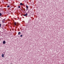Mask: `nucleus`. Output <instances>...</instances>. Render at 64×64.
I'll use <instances>...</instances> for the list:
<instances>
[{"mask_svg": "<svg viewBox=\"0 0 64 64\" xmlns=\"http://www.w3.org/2000/svg\"><path fill=\"white\" fill-rule=\"evenodd\" d=\"M22 36H23V35H21L20 36V37H22Z\"/></svg>", "mask_w": 64, "mask_h": 64, "instance_id": "9d476101", "label": "nucleus"}, {"mask_svg": "<svg viewBox=\"0 0 64 64\" xmlns=\"http://www.w3.org/2000/svg\"><path fill=\"white\" fill-rule=\"evenodd\" d=\"M2 57H4V54H2Z\"/></svg>", "mask_w": 64, "mask_h": 64, "instance_id": "423d86ee", "label": "nucleus"}, {"mask_svg": "<svg viewBox=\"0 0 64 64\" xmlns=\"http://www.w3.org/2000/svg\"><path fill=\"white\" fill-rule=\"evenodd\" d=\"M27 15H28L27 13H26V14L24 15V16H27Z\"/></svg>", "mask_w": 64, "mask_h": 64, "instance_id": "f257e3e1", "label": "nucleus"}, {"mask_svg": "<svg viewBox=\"0 0 64 64\" xmlns=\"http://www.w3.org/2000/svg\"><path fill=\"white\" fill-rule=\"evenodd\" d=\"M0 16H2V14L1 13H0Z\"/></svg>", "mask_w": 64, "mask_h": 64, "instance_id": "1a4fd4ad", "label": "nucleus"}, {"mask_svg": "<svg viewBox=\"0 0 64 64\" xmlns=\"http://www.w3.org/2000/svg\"><path fill=\"white\" fill-rule=\"evenodd\" d=\"M2 22H3V21H2Z\"/></svg>", "mask_w": 64, "mask_h": 64, "instance_id": "2eb2a0df", "label": "nucleus"}, {"mask_svg": "<svg viewBox=\"0 0 64 64\" xmlns=\"http://www.w3.org/2000/svg\"><path fill=\"white\" fill-rule=\"evenodd\" d=\"M20 9H21V10H22V9H21V8H20Z\"/></svg>", "mask_w": 64, "mask_h": 64, "instance_id": "ddd939ff", "label": "nucleus"}, {"mask_svg": "<svg viewBox=\"0 0 64 64\" xmlns=\"http://www.w3.org/2000/svg\"><path fill=\"white\" fill-rule=\"evenodd\" d=\"M29 10H28V13H29Z\"/></svg>", "mask_w": 64, "mask_h": 64, "instance_id": "4468645a", "label": "nucleus"}, {"mask_svg": "<svg viewBox=\"0 0 64 64\" xmlns=\"http://www.w3.org/2000/svg\"><path fill=\"white\" fill-rule=\"evenodd\" d=\"M9 7H10V6H7V8H9Z\"/></svg>", "mask_w": 64, "mask_h": 64, "instance_id": "0eeeda50", "label": "nucleus"}, {"mask_svg": "<svg viewBox=\"0 0 64 64\" xmlns=\"http://www.w3.org/2000/svg\"><path fill=\"white\" fill-rule=\"evenodd\" d=\"M6 43V42H5V41L4 40V41H3V44H5Z\"/></svg>", "mask_w": 64, "mask_h": 64, "instance_id": "7ed1b4c3", "label": "nucleus"}, {"mask_svg": "<svg viewBox=\"0 0 64 64\" xmlns=\"http://www.w3.org/2000/svg\"><path fill=\"white\" fill-rule=\"evenodd\" d=\"M14 24L15 25H16V22H14Z\"/></svg>", "mask_w": 64, "mask_h": 64, "instance_id": "6e6552de", "label": "nucleus"}, {"mask_svg": "<svg viewBox=\"0 0 64 64\" xmlns=\"http://www.w3.org/2000/svg\"><path fill=\"white\" fill-rule=\"evenodd\" d=\"M21 34V32H19L18 33V35H20Z\"/></svg>", "mask_w": 64, "mask_h": 64, "instance_id": "20e7f679", "label": "nucleus"}, {"mask_svg": "<svg viewBox=\"0 0 64 64\" xmlns=\"http://www.w3.org/2000/svg\"><path fill=\"white\" fill-rule=\"evenodd\" d=\"M20 5H21V6H22L23 5H24V4H23L22 3H20Z\"/></svg>", "mask_w": 64, "mask_h": 64, "instance_id": "f03ea898", "label": "nucleus"}, {"mask_svg": "<svg viewBox=\"0 0 64 64\" xmlns=\"http://www.w3.org/2000/svg\"><path fill=\"white\" fill-rule=\"evenodd\" d=\"M1 24H0V27H1Z\"/></svg>", "mask_w": 64, "mask_h": 64, "instance_id": "f8f14e48", "label": "nucleus"}, {"mask_svg": "<svg viewBox=\"0 0 64 64\" xmlns=\"http://www.w3.org/2000/svg\"><path fill=\"white\" fill-rule=\"evenodd\" d=\"M18 8H20V6H18Z\"/></svg>", "mask_w": 64, "mask_h": 64, "instance_id": "9b49d317", "label": "nucleus"}, {"mask_svg": "<svg viewBox=\"0 0 64 64\" xmlns=\"http://www.w3.org/2000/svg\"><path fill=\"white\" fill-rule=\"evenodd\" d=\"M26 10H27L28 8V6H26Z\"/></svg>", "mask_w": 64, "mask_h": 64, "instance_id": "39448f33", "label": "nucleus"}]
</instances>
